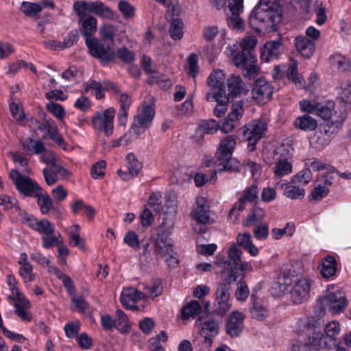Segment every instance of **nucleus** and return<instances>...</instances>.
<instances>
[{
	"mask_svg": "<svg viewBox=\"0 0 351 351\" xmlns=\"http://www.w3.org/2000/svg\"><path fill=\"white\" fill-rule=\"evenodd\" d=\"M216 273H220L224 282L219 283L215 291V298L219 299L230 300V283L235 282L238 278L235 273L230 271L231 274L226 275V271L218 270Z\"/></svg>",
	"mask_w": 351,
	"mask_h": 351,
	"instance_id": "obj_20",
	"label": "nucleus"
},
{
	"mask_svg": "<svg viewBox=\"0 0 351 351\" xmlns=\"http://www.w3.org/2000/svg\"><path fill=\"white\" fill-rule=\"evenodd\" d=\"M19 301L21 303L17 302V304H14L15 307V313L16 314L23 320L26 322H30L32 317L27 311L28 308L31 307V304L29 300L26 298L25 296L19 298Z\"/></svg>",
	"mask_w": 351,
	"mask_h": 351,
	"instance_id": "obj_37",
	"label": "nucleus"
},
{
	"mask_svg": "<svg viewBox=\"0 0 351 351\" xmlns=\"http://www.w3.org/2000/svg\"><path fill=\"white\" fill-rule=\"evenodd\" d=\"M244 101L239 100L232 104L231 110L228 113L229 119L238 121L243 116L244 112Z\"/></svg>",
	"mask_w": 351,
	"mask_h": 351,
	"instance_id": "obj_57",
	"label": "nucleus"
},
{
	"mask_svg": "<svg viewBox=\"0 0 351 351\" xmlns=\"http://www.w3.org/2000/svg\"><path fill=\"white\" fill-rule=\"evenodd\" d=\"M343 119L332 121L330 125H328V129L325 130L324 132H316L315 135L311 138V144L318 149H323L328 145L330 142V134L337 132V130L341 127Z\"/></svg>",
	"mask_w": 351,
	"mask_h": 351,
	"instance_id": "obj_13",
	"label": "nucleus"
},
{
	"mask_svg": "<svg viewBox=\"0 0 351 351\" xmlns=\"http://www.w3.org/2000/svg\"><path fill=\"white\" fill-rule=\"evenodd\" d=\"M231 307L230 300L215 298L214 313L215 314L223 315L230 310Z\"/></svg>",
	"mask_w": 351,
	"mask_h": 351,
	"instance_id": "obj_50",
	"label": "nucleus"
},
{
	"mask_svg": "<svg viewBox=\"0 0 351 351\" xmlns=\"http://www.w3.org/2000/svg\"><path fill=\"white\" fill-rule=\"evenodd\" d=\"M106 88L114 93L119 95V102L120 104V111L128 112L132 103V99L127 93H121L118 86L114 83L110 82L107 84Z\"/></svg>",
	"mask_w": 351,
	"mask_h": 351,
	"instance_id": "obj_33",
	"label": "nucleus"
},
{
	"mask_svg": "<svg viewBox=\"0 0 351 351\" xmlns=\"http://www.w3.org/2000/svg\"><path fill=\"white\" fill-rule=\"evenodd\" d=\"M311 180L312 174L310 169H305L300 171L291 179L293 183L299 184V185L302 187L309 183Z\"/></svg>",
	"mask_w": 351,
	"mask_h": 351,
	"instance_id": "obj_55",
	"label": "nucleus"
},
{
	"mask_svg": "<svg viewBox=\"0 0 351 351\" xmlns=\"http://www.w3.org/2000/svg\"><path fill=\"white\" fill-rule=\"evenodd\" d=\"M276 187L284 188L283 195L288 199L292 200L302 199L304 197L305 189L300 185L293 183L291 180L289 183H276Z\"/></svg>",
	"mask_w": 351,
	"mask_h": 351,
	"instance_id": "obj_23",
	"label": "nucleus"
},
{
	"mask_svg": "<svg viewBox=\"0 0 351 351\" xmlns=\"http://www.w3.org/2000/svg\"><path fill=\"white\" fill-rule=\"evenodd\" d=\"M115 28L113 25L106 23L99 29V34L104 42H110V44L114 43Z\"/></svg>",
	"mask_w": 351,
	"mask_h": 351,
	"instance_id": "obj_56",
	"label": "nucleus"
},
{
	"mask_svg": "<svg viewBox=\"0 0 351 351\" xmlns=\"http://www.w3.org/2000/svg\"><path fill=\"white\" fill-rule=\"evenodd\" d=\"M182 28V22L179 19H174L172 21L169 29L171 38L174 40H180L183 35Z\"/></svg>",
	"mask_w": 351,
	"mask_h": 351,
	"instance_id": "obj_62",
	"label": "nucleus"
},
{
	"mask_svg": "<svg viewBox=\"0 0 351 351\" xmlns=\"http://www.w3.org/2000/svg\"><path fill=\"white\" fill-rule=\"evenodd\" d=\"M330 64L338 70L344 71L350 66L348 59L341 54H335L330 58Z\"/></svg>",
	"mask_w": 351,
	"mask_h": 351,
	"instance_id": "obj_51",
	"label": "nucleus"
},
{
	"mask_svg": "<svg viewBox=\"0 0 351 351\" xmlns=\"http://www.w3.org/2000/svg\"><path fill=\"white\" fill-rule=\"evenodd\" d=\"M202 311V306L197 301H191L186 304L182 309V317L184 319H188L193 317Z\"/></svg>",
	"mask_w": 351,
	"mask_h": 351,
	"instance_id": "obj_43",
	"label": "nucleus"
},
{
	"mask_svg": "<svg viewBox=\"0 0 351 351\" xmlns=\"http://www.w3.org/2000/svg\"><path fill=\"white\" fill-rule=\"evenodd\" d=\"M274 87L266 80L259 79L256 80L252 88V98L258 103L265 104L271 97Z\"/></svg>",
	"mask_w": 351,
	"mask_h": 351,
	"instance_id": "obj_15",
	"label": "nucleus"
},
{
	"mask_svg": "<svg viewBox=\"0 0 351 351\" xmlns=\"http://www.w3.org/2000/svg\"><path fill=\"white\" fill-rule=\"evenodd\" d=\"M198 129L204 134H213L219 129V125L214 119L203 120L199 123Z\"/></svg>",
	"mask_w": 351,
	"mask_h": 351,
	"instance_id": "obj_49",
	"label": "nucleus"
},
{
	"mask_svg": "<svg viewBox=\"0 0 351 351\" xmlns=\"http://www.w3.org/2000/svg\"><path fill=\"white\" fill-rule=\"evenodd\" d=\"M191 217L199 223H210L209 204L204 197H197L195 207L191 212Z\"/></svg>",
	"mask_w": 351,
	"mask_h": 351,
	"instance_id": "obj_16",
	"label": "nucleus"
},
{
	"mask_svg": "<svg viewBox=\"0 0 351 351\" xmlns=\"http://www.w3.org/2000/svg\"><path fill=\"white\" fill-rule=\"evenodd\" d=\"M335 110V103L332 101H328L325 104H319L316 114L323 119H329L331 118Z\"/></svg>",
	"mask_w": 351,
	"mask_h": 351,
	"instance_id": "obj_53",
	"label": "nucleus"
},
{
	"mask_svg": "<svg viewBox=\"0 0 351 351\" xmlns=\"http://www.w3.org/2000/svg\"><path fill=\"white\" fill-rule=\"evenodd\" d=\"M252 306L250 308L252 317L257 320L261 321L268 316L267 310L261 304L255 301L254 297H251Z\"/></svg>",
	"mask_w": 351,
	"mask_h": 351,
	"instance_id": "obj_44",
	"label": "nucleus"
},
{
	"mask_svg": "<svg viewBox=\"0 0 351 351\" xmlns=\"http://www.w3.org/2000/svg\"><path fill=\"white\" fill-rule=\"evenodd\" d=\"M86 45L90 54L101 60L102 64L112 61L115 57L110 44L106 47L102 42L95 37L86 38Z\"/></svg>",
	"mask_w": 351,
	"mask_h": 351,
	"instance_id": "obj_8",
	"label": "nucleus"
},
{
	"mask_svg": "<svg viewBox=\"0 0 351 351\" xmlns=\"http://www.w3.org/2000/svg\"><path fill=\"white\" fill-rule=\"evenodd\" d=\"M219 330V324L212 318H207L202 324L200 334L204 338V343L209 346L213 343V338L217 335Z\"/></svg>",
	"mask_w": 351,
	"mask_h": 351,
	"instance_id": "obj_25",
	"label": "nucleus"
},
{
	"mask_svg": "<svg viewBox=\"0 0 351 351\" xmlns=\"http://www.w3.org/2000/svg\"><path fill=\"white\" fill-rule=\"evenodd\" d=\"M90 13H94L104 19H112L114 17L112 10L101 1H90Z\"/></svg>",
	"mask_w": 351,
	"mask_h": 351,
	"instance_id": "obj_35",
	"label": "nucleus"
},
{
	"mask_svg": "<svg viewBox=\"0 0 351 351\" xmlns=\"http://www.w3.org/2000/svg\"><path fill=\"white\" fill-rule=\"evenodd\" d=\"M311 289L310 280L306 278H296L291 291V298L295 304H301L306 301Z\"/></svg>",
	"mask_w": 351,
	"mask_h": 351,
	"instance_id": "obj_14",
	"label": "nucleus"
},
{
	"mask_svg": "<svg viewBox=\"0 0 351 351\" xmlns=\"http://www.w3.org/2000/svg\"><path fill=\"white\" fill-rule=\"evenodd\" d=\"M294 125L296 128L303 131H313L317 127L315 119L308 115H302L297 117L294 121Z\"/></svg>",
	"mask_w": 351,
	"mask_h": 351,
	"instance_id": "obj_36",
	"label": "nucleus"
},
{
	"mask_svg": "<svg viewBox=\"0 0 351 351\" xmlns=\"http://www.w3.org/2000/svg\"><path fill=\"white\" fill-rule=\"evenodd\" d=\"M19 274L25 283H28L35 280V275L33 274V266L32 264H26L25 265L20 266Z\"/></svg>",
	"mask_w": 351,
	"mask_h": 351,
	"instance_id": "obj_59",
	"label": "nucleus"
},
{
	"mask_svg": "<svg viewBox=\"0 0 351 351\" xmlns=\"http://www.w3.org/2000/svg\"><path fill=\"white\" fill-rule=\"evenodd\" d=\"M286 75L289 80H292L295 84H301L302 82V77L298 73V64L295 61L290 62L286 71Z\"/></svg>",
	"mask_w": 351,
	"mask_h": 351,
	"instance_id": "obj_60",
	"label": "nucleus"
},
{
	"mask_svg": "<svg viewBox=\"0 0 351 351\" xmlns=\"http://www.w3.org/2000/svg\"><path fill=\"white\" fill-rule=\"evenodd\" d=\"M257 44V39L254 36L244 37L241 43V51L233 58L234 65L243 71V75L250 80L256 78L260 69L258 66V60L254 53Z\"/></svg>",
	"mask_w": 351,
	"mask_h": 351,
	"instance_id": "obj_1",
	"label": "nucleus"
},
{
	"mask_svg": "<svg viewBox=\"0 0 351 351\" xmlns=\"http://www.w3.org/2000/svg\"><path fill=\"white\" fill-rule=\"evenodd\" d=\"M35 198H37V203L42 214H48L53 207V201L51 197L43 190V192L38 193V195Z\"/></svg>",
	"mask_w": 351,
	"mask_h": 351,
	"instance_id": "obj_41",
	"label": "nucleus"
},
{
	"mask_svg": "<svg viewBox=\"0 0 351 351\" xmlns=\"http://www.w3.org/2000/svg\"><path fill=\"white\" fill-rule=\"evenodd\" d=\"M115 328L122 333H127L130 330L129 320L125 313L121 309L116 311Z\"/></svg>",
	"mask_w": 351,
	"mask_h": 351,
	"instance_id": "obj_39",
	"label": "nucleus"
},
{
	"mask_svg": "<svg viewBox=\"0 0 351 351\" xmlns=\"http://www.w3.org/2000/svg\"><path fill=\"white\" fill-rule=\"evenodd\" d=\"M228 8L232 14L228 19V26L236 31H243L245 24L243 21L240 18L239 14L243 12V3L234 4L228 3Z\"/></svg>",
	"mask_w": 351,
	"mask_h": 351,
	"instance_id": "obj_21",
	"label": "nucleus"
},
{
	"mask_svg": "<svg viewBox=\"0 0 351 351\" xmlns=\"http://www.w3.org/2000/svg\"><path fill=\"white\" fill-rule=\"evenodd\" d=\"M281 43L279 40L269 41L265 44L261 58L267 62H269L277 57L280 53Z\"/></svg>",
	"mask_w": 351,
	"mask_h": 351,
	"instance_id": "obj_30",
	"label": "nucleus"
},
{
	"mask_svg": "<svg viewBox=\"0 0 351 351\" xmlns=\"http://www.w3.org/2000/svg\"><path fill=\"white\" fill-rule=\"evenodd\" d=\"M145 298V293L134 287H128L123 289L121 295V302L126 308L138 310L136 304Z\"/></svg>",
	"mask_w": 351,
	"mask_h": 351,
	"instance_id": "obj_18",
	"label": "nucleus"
},
{
	"mask_svg": "<svg viewBox=\"0 0 351 351\" xmlns=\"http://www.w3.org/2000/svg\"><path fill=\"white\" fill-rule=\"evenodd\" d=\"M114 114L115 110L113 108L97 112L92 118L94 128L106 136H111L114 130Z\"/></svg>",
	"mask_w": 351,
	"mask_h": 351,
	"instance_id": "obj_10",
	"label": "nucleus"
},
{
	"mask_svg": "<svg viewBox=\"0 0 351 351\" xmlns=\"http://www.w3.org/2000/svg\"><path fill=\"white\" fill-rule=\"evenodd\" d=\"M80 226L78 224H74L69 230V236L70 243L73 246L77 247L81 250H85L86 244L84 240L80 237L79 232Z\"/></svg>",
	"mask_w": 351,
	"mask_h": 351,
	"instance_id": "obj_38",
	"label": "nucleus"
},
{
	"mask_svg": "<svg viewBox=\"0 0 351 351\" xmlns=\"http://www.w3.org/2000/svg\"><path fill=\"white\" fill-rule=\"evenodd\" d=\"M266 130V124L260 120H254L245 125L243 135L244 139L250 143V151L254 150L256 143L263 136Z\"/></svg>",
	"mask_w": 351,
	"mask_h": 351,
	"instance_id": "obj_11",
	"label": "nucleus"
},
{
	"mask_svg": "<svg viewBox=\"0 0 351 351\" xmlns=\"http://www.w3.org/2000/svg\"><path fill=\"white\" fill-rule=\"evenodd\" d=\"M265 216L264 210L260 207H254L249 214L247 218L244 221L243 224L250 227L261 221Z\"/></svg>",
	"mask_w": 351,
	"mask_h": 351,
	"instance_id": "obj_45",
	"label": "nucleus"
},
{
	"mask_svg": "<svg viewBox=\"0 0 351 351\" xmlns=\"http://www.w3.org/2000/svg\"><path fill=\"white\" fill-rule=\"evenodd\" d=\"M339 97L343 102L351 103V81L343 84L340 88Z\"/></svg>",
	"mask_w": 351,
	"mask_h": 351,
	"instance_id": "obj_64",
	"label": "nucleus"
},
{
	"mask_svg": "<svg viewBox=\"0 0 351 351\" xmlns=\"http://www.w3.org/2000/svg\"><path fill=\"white\" fill-rule=\"evenodd\" d=\"M71 210L75 214L80 211H84L86 215L91 219L95 214V210L94 208L90 205L85 204L81 199H77L73 202L71 205Z\"/></svg>",
	"mask_w": 351,
	"mask_h": 351,
	"instance_id": "obj_48",
	"label": "nucleus"
},
{
	"mask_svg": "<svg viewBox=\"0 0 351 351\" xmlns=\"http://www.w3.org/2000/svg\"><path fill=\"white\" fill-rule=\"evenodd\" d=\"M341 330L340 324L337 321H332L326 325L324 335L320 332H315L310 337L312 345L294 344L291 351H318L313 346L331 348L341 343L337 337Z\"/></svg>",
	"mask_w": 351,
	"mask_h": 351,
	"instance_id": "obj_2",
	"label": "nucleus"
},
{
	"mask_svg": "<svg viewBox=\"0 0 351 351\" xmlns=\"http://www.w3.org/2000/svg\"><path fill=\"white\" fill-rule=\"evenodd\" d=\"M292 147L288 144H282L272 152L273 171L274 177L281 178L292 172V165L289 161L291 157Z\"/></svg>",
	"mask_w": 351,
	"mask_h": 351,
	"instance_id": "obj_3",
	"label": "nucleus"
},
{
	"mask_svg": "<svg viewBox=\"0 0 351 351\" xmlns=\"http://www.w3.org/2000/svg\"><path fill=\"white\" fill-rule=\"evenodd\" d=\"M84 89L82 91L83 94L87 93L89 90H93L97 99H100L104 97V88L99 82L95 80H89L84 83Z\"/></svg>",
	"mask_w": 351,
	"mask_h": 351,
	"instance_id": "obj_42",
	"label": "nucleus"
},
{
	"mask_svg": "<svg viewBox=\"0 0 351 351\" xmlns=\"http://www.w3.org/2000/svg\"><path fill=\"white\" fill-rule=\"evenodd\" d=\"M10 178L19 193L24 197H36L43 189L30 177L22 175L17 170H12Z\"/></svg>",
	"mask_w": 351,
	"mask_h": 351,
	"instance_id": "obj_5",
	"label": "nucleus"
},
{
	"mask_svg": "<svg viewBox=\"0 0 351 351\" xmlns=\"http://www.w3.org/2000/svg\"><path fill=\"white\" fill-rule=\"evenodd\" d=\"M208 101H216L217 106L214 108L213 114L217 117H221L228 110L229 104V95L226 90H221L218 93H208L206 96Z\"/></svg>",
	"mask_w": 351,
	"mask_h": 351,
	"instance_id": "obj_19",
	"label": "nucleus"
},
{
	"mask_svg": "<svg viewBox=\"0 0 351 351\" xmlns=\"http://www.w3.org/2000/svg\"><path fill=\"white\" fill-rule=\"evenodd\" d=\"M63 239L60 233L57 235L51 236V234H47L42 237V245L45 249H50L52 247L58 246L62 243Z\"/></svg>",
	"mask_w": 351,
	"mask_h": 351,
	"instance_id": "obj_58",
	"label": "nucleus"
},
{
	"mask_svg": "<svg viewBox=\"0 0 351 351\" xmlns=\"http://www.w3.org/2000/svg\"><path fill=\"white\" fill-rule=\"evenodd\" d=\"M337 261L334 256L328 255L322 261L320 272L324 278L328 279L334 276L337 270Z\"/></svg>",
	"mask_w": 351,
	"mask_h": 351,
	"instance_id": "obj_31",
	"label": "nucleus"
},
{
	"mask_svg": "<svg viewBox=\"0 0 351 351\" xmlns=\"http://www.w3.org/2000/svg\"><path fill=\"white\" fill-rule=\"evenodd\" d=\"M242 252L236 244H232L228 250V257L219 258L215 262L216 271H226V275L235 273L238 276V264L241 261Z\"/></svg>",
	"mask_w": 351,
	"mask_h": 351,
	"instance_id": "obj_7",
	"label": "nucleus"
},
{
	"mask_svg": "<svg viewBox=\"0 0 351 351\" xmlns=\"http://www.w3.org/2000/svg\"><path fill=\"white\" fill-rule=\"evenodd\" d=\"M126 160L128 171H130L132 175L136 176L143 167L141 162L138 160L135 155L132 153L128 154Z\"/></svg>",
	"mask_w": 351,
	"mask_h": 351,
	"instance_id": "obj_54",
	"label": "nucleus"
},
{
	"mask_svg": "<svg viewBox=\"0 0 351 351\" xmlns=\"http://www.w3.org/2000/svg\"><path fill=\"white\" fill-rule=\"evenodd\" d=\"M23 149L28 153L29 155L41 154L46 150L45 143L39 139H34L27 137L21 141Z\"/></svg>",
	"mask_w": 351,
	"mask_h": 351,
	"instance_id": "obj_28",
	"label": "nucleus"
},
{
	"mask_svg": "<svg viewBox=\"0 0 351 351\" xmlns=\"http://www.w3.org/2000/svg\"><path fill=\"white\" fill-rule=\"evenodd\" d=\"M21 10L27 16H36L41 12V7L38 3L23 1Z\"/></svg>",
	"mask_w": 351,
	"mask_h": 351,
	"instance_id": "obj_52",
	"label": "nucleus"
},
{
	"mask_svg": "<svg viewBox=\"0 0 351 351\" xmlns=\"http://www.w3.org/2000/svg\"><path fill=\"white\" fill-rule=\"evenodd\" d=\"M236 245L243 247L252 256H256L259 252L258 248L253 244L252 235L248 232L239 234Z\"/></svg>",
	"mask_w": 351,
	"mask_h": 351,
	"instance_id": "obj_32",
	"label": "nucleus"
},
{
	"mask_svg": "<svg viewBox=\"0 0 351 351\" xmlns=\"http://www.w3.org/2000/svg\"><path fill=\"white\" fill-rule=\"evenodd\" d=\"M257 184H252L238 193V201L230 210V217L236 220L239 213L243 211L247 203L256 202L258 198Z\"/></svg>",
	"mask_w": 351,
	"mask_h": 351,
	"instance_id": "obj_9",
	"label": "nucleus"
},
{
	"mask_svg": "<svg viewBox=\"0 0 351 351\" xmlns=\"http://www.w3.org/2000/svg\"><path fill=\"white\" fill-rule=\"evenodd\" d=\"M163 287L160 280H154L147 285L144 286V291L145 297L154 298L160 295L162 291Z\"/></svg>",
	"mask_w": 351,
	"mask_h": 351,
	"instance_id": "obj_40",
	"label": "nucleus"
},
{
	"mask_svg": "<svg viewBox=\"0 0 351 351\" xmlns=\"http://www.w3.org/2000/svg\"><path fill=\"white\" fill-rule=\"evenodd\" d=\"M292 282L293 280L291 272L286 269H282L278 280L280 288L285 291L287 289V287L291 285Z\"/></svg>",
	"mask_w": 351,
	"mask_h": 351,
	"instance_id": "obj_63",
	"label": "nucleus"
},
{
	"mask_svg": "<svg viewBox=\"0 0 351 351\" xmlns=\"http://www.w3.org/2000/svg\"><path fill=\"white\" fill-rule=\"evenodd\" d=\"M155 115V108L153 105L143 104L138 110V114L134 117L130 126L131 132L136 136L143 134L152 125Z\"/></svg>",
	"mask_w": 351,
	"mask_h": 351,
	"instance_id": "obj_6",
	"label": "nucleus"
},
{
	"mask_svg": "<svg viewBox=\"0 0 351 351\" xmlns=\"http://www.w3.org/2000/svg\"><path fill=\"white\" fill-rule=\"evenodd\" d=\"M236 139L232 136H227L222 139L216 152L219 162V171H234L238 168L237 161L232 158V152L236 147Z\"/></svg>",
	"mask_w": 351,
	"mask_h": 351,
	"instance_id": "obj_4",
	"label": "nucleus"
},
{
	"mask_svg": "<svg viewBox=\"0 0 351 351\" xmlns=\"http://www.w3.org/2000/svg\"><path fill=\"white\" fill-rule=\"evenodd\" d=\"M33 230L45 236L47 234H52L54 232L55 227L47 219L36 220Z\"/></svg>",
	"mask_w": 351,
	"mask_h": 351,
	"instance_id": "obj_47",
	"label": "nucleus"
},
{
	"mask_svg": "<svg viewBox=\"0 0 351 351\" xmlns=\"http://www.w3.org/2000/svg\"><path fill=\"white\" fill-rule=\"evenodd\" d=\"M227 86L229 94L233 97L246 95L249 92L248 86L239 75H231L227 80Z\"/></svg>",
	"mask_w": 351,
	"mask_h": 351,
	"instance_id": "obj_26",
	"label": "nucleus"
},
{
	"mask_svg": "<svg viewBox=\"0 0 351 351\" xmlns=\"http://www.w3.org/2000/svg\"><path fill=\"white\" fill-rule=\"evenodd\" d=\"M298 51L304 58H310L314 53L315 44L314 41L304 36H298L294 39Z\"/></svg>",
	"mask_w": 351,
	"mask_h": 351,
	"instance_id": "obj_27",
	"label": "nucleus"
},
{
	"mask_svg": "<svg viewBox=\"0 0 351 351\" xmlns=\"http://www.w3.org/2000/svg\"><path fill=\"white\" fill-rule=\"evenodd\" d=\"M78 22L81 25L82 33L85 39L93 38V35L96 32L97 28V19L90 15Z\"/></svg>",
	"mask_w": 351,
	"mask_h": 351,
	"instance_id": "obj_34",
	"label": "nucleus"
},
{
	"mask_svg": "<svg viewBox=\"0 0 351 351\" xmlns=\"http://www.w3.org/2000/svg\"><path fill=\"white\" fill-rule=\"evenodd\" d=\"M154 253L160 257L173 253L172 240L163 233L158 234L154 241Z\"/></svg>",
	"mask_w": 351,
	"mask_h": 351,
	"instance_id": "obj_24",
	"label": "nucleus"
},
{
	"mask_svg": "<svg viewBox=\"0 0 351 351\" xmlns=\"http://www.w3.org/2000/svg\"><path fill=\"white\" fill-rule=\"evenodd\" d=\"M245 315L239 311H233L228 317L226 331L231 337H239L244 328Z\"/></svg>",
	"mask_w": 351,
	"mask_h": 351,
	"instance_id": "obj_17",
	"label": "nucleus"
},
{
	"mask_svg": "<svg viewBox=\"0 0 351 351\" xmlns=\"http://www.w3.org/2000/svg\"><path fill=\"white\" fill-rule=\"evenodd\" d=\"M225 75L221 70H215L209 75L207 83L211 90L208 93H218L226 90L224 87Z\"/></svg>",
	"mask_w": 351,
	"mask_h": 351,
	"instance_id": "obj_29",
	"label": "nucleus"
},
{
	"mask_svg": "<svg viewBox=\"0 0 351 351\" xmlns=\"http://www.w3.org/2000/svg\"><path fill=\"white\" fill-rule=\"evenodd\" d=\"M73 10L75 12L78 21L89 16L87 12H90V1H77L73 3Z\"/></svg>",
	"mask_w": 351,
	"mask_h": 351,
	"instance_id": "obj_46",
	"label": "nucleus"
},
{
	"mask_svg": "<svg viewBox=\"0 0 351 351\" xmlns=\"http://www.w3.org/2000/svg\"><path fill=\"white\" fill-rule=\"evenodd\" d=\"M278 0H260L259 3L254 8L250 18L257 19L260 21L265 22L267 18L271 17L268 14L267 16H262V14L276 10L278 7Z\"/></svg>",
	"mask_w": 351,
	"mask_h": 351,
	"instance_id": "obj_22",
	"label": "nucleus"
},
{
	"mask_svg": "<svg viewBox=\"0 0 351 351\" xmlns=\"http://www.w3.org/2000/svg\"><path fill=\"white\" fill-rule=\"evenodd\" d=\"M323 304L332 314L340 313L343 311L348 305V302L345 293L341 290L330 292L322 299Z\"/></svg>",
	"mask_w": 351,
	"mask_h": 351,
	"instance_id": "obj_12",
	"label": "nucleus"
},
{
	"mask_svg": "<svg viewBox=\"0 0 351 351\" xmlns=\"http://www.w3.org/2000/svg\"><path fill=\"white\" fill-rule=\"evenodd\" d=\"M10 109L13 118L20 124H23L25 120V113L20 104L12 102L10 104Z\"/></svg>",
	"mask_w": 351,
	"mask_h": 351,
	"instance_id": "obj_61",
	"label": "nucleus"
}]
</instances>
